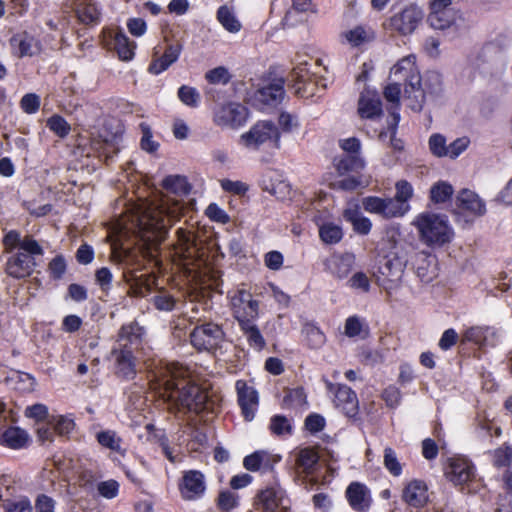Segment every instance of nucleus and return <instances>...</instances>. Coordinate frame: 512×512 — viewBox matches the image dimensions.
Returning <instances> with one entry per match:
<instances>
[{
  "label": "nucleus",
  "instance_id": "obj_47",
  "mask_svg": "<svg viewBox=\"0 0 512 512\" xmlns=\"http://www.w3.org/2000/svg\"><path fill=\"white\" fill-rule=\"evenodd\" d=\"M178 98L183 104L194 108L199 104L200 93L194 87L183 85L178 89Z\"/></svg>",
  "mask_w": 512,
  "mask_h": 512
},
{
  "label": "nucleus",
  "instance_id": "obj_59",
  "mask_svg": "<svg viewBox=\"0 0 512 512\" xmlns=\"http://www.w3.org/2000/svg\"><path fill=\"white\" fill-rule=\"evenodd\" d=\"M278 124L280 129L285 133H290L294 129L299 127L297 116L288 112L280 113L278 118Z\"/></svg>",
  "mask_w": 512,
  "mask_h": 512
},
{
  "label": "nucleus",
  "instance_id": "obj_52",
  "mask_svg": "<svg viewBox=\"0 0 512 512\" xmlns=\"http://www.w3.org/2000/svg\"><path fill=\"white\" fill-rule=\"evenodd\" d=\"M446 139L441 134H433L429 138V148L433 155L437 157L447 156Z\"/></svg>",
  "mask_w": 512,
  "mask_h": 512
},
{
  "label": "nucleus",
  "instance_id": "obj_6",
  "mask_svg": "<svg viewBox=\"0 0 512 512\" xmlns=\"http://www.w3.org/2000/svg\"><path fill=\"white\" fill-rule=\"evenodd\" d=\"M279 128L271 121H259L241 135V141L248 148L257 149L267 142H273L277 149L281 147Z\"/></svg>",
  "mask_w": 512,
  "mask_h": 512
},
{
  "label": "nucleus",
  "instance_id": "obj_62",
  "mask_svg": "<svg viewBox=\"0 0 512 512\" xmlns=\"http://www.w3.org/2000/svg\"><path fill=\"white\" fill-rule=\"evenodd\" d=\"M142 138L141 148L149 153H154L159 147V143L152 139V132L148 125L141 124Z\"/></svg>",
  "mask_w": 512,
  "mask_h": 512
},
{
  "label": "nucleus",
  "instance_id": "obj_40",
  "mask_svg": "<svg viewBox=\"0 0 512 512\" xmlns=\"http://www.w3.org/2000/svg\"><path fill=\"white\" fill-rule=\"evenodd\" d=\"M114 44H115V49H116L119 57L122 60L128 61L133 58L134 46L129 41L128 37L124 33H122V32L116 33L115 38H114Z\"/></svg>",
  "mask_w": 512,
  "mask_h": 512
},
{
  "label": "nucleus",
  "instance_id": "obj_50",
  "mask_svg": "<svg viewBox=\"0 0 512 512\" xmlns=\"http://www.w3.org/2000/svg\"><path fill=\"white\" fill-rule=\"evenodd\" d=\"M307 77L308 71L302 66L294 68L291 72V79L296 82L295 92L301 96H304L307 90Z\"/></svg>",
  "mask_w": 512,
  "mask_h": 512
},
{
  "label": "nucleus",
  "instance_id": "obj_14",
  "mask_svg": "<svg viewBox=\"0 0 512 512\" xmlns=\"http://www.w3.org/2000/svg\"><path fill=\"white\" fill-rule=\"evenodd\" d=\"M362 207L366 212L378 215L386 220L404 216L400 211L401 209L395 205L391 197H364L362 199Z\"/></svg>",
  "mask_w": 512,
  "mask_h": 512
},
{
  "label": "nucleus",
  "instance_id": "obj_39",
  "mask_svg": "<svg viewBox=\"0 0 512 512\" xmlns=\"http://www.w3.org/2000/svg\"><path fill=\"white\" fill-rule=\"evenodd\" d=\"M140 331L141 328L136 322L123 325L119 330L116 346L127 344V347H129V344H132L134 341L138 340Z\"/></svg>",
  "mask_w": 512,
  "mask_h": 512
},
{
  "label": "nucleus",
  "instance_id": "obj_33",
  "mask_svg": "<svg viewBox=\"0 0 512 512\" xmlns=\"http://www.w3.org/2000/svg\"><path fill=\"white\" fill-rule=\"evenodd\" d=\"M344 217L352 224L354 231L358 234L367 235L371 231V221L363 216L357 208L346 209L344 211Z\"/></svg>",
  "mask_w": 512,
  "mask_h": 512
},
{
  "label": "nucleus",
  "instance_id": "obj_42",
  "mask_svg": "<svg viewBox=\"0 0 512 512\" xmlns=\"http://www.w3.org/2000/svg\"><path fill=\"white\" fill-rule=\"evenodd\" d=\"M493 465L497 468L510 467L512 464V445L507 443L492 453Z\"/></svg>",
  "mask_w": 512,
  "mask_h": 512
},
{
  "label": "nucleus",
  "instance_id": "obj_64",
  "mask_svg": "<svg viewBox=\"0 0 512 512\" xmlns=\"http://www.w3.org/2000/svg\"><path fill=\"white\" fill-rule=\"evenodd\" d=\"M206 215L213 221L226 224L230 218L227 213L221 209L217 204L211 203L206 209Z\"/></svg>",
  "mask_w": 512,
  "mask_h": 512
},
{
  "label": "nucleus",
  "instance_id": "obj_63",
  "mask_svg": "<svg viewBox=\"0 0 512 512\" xmlns=\"http://www.w3.org/2000/svg\"><path fill=\"white\" fill-rule=\"evenodd\" d=\"M470 143L467 137H461L454 140L447 146V156L452 159L458 157L463 151H465Z\"/></svg>",
  "mask_w": 512,
  "mask_h": 512
},
{
  "label": "nucleus",
  "instance_id": "obj_18",
  "mask_svg": "<svg viewBox=\"0 0 512 512\" xmlns=\"http://www.w3.org/2000/svg\"><path fill=\"white\" fill-rule=\"evenodd\" d=\"M402 499L413 508L424 507L429 499L426 483L421 480L410 481L402 491Z\"/></svg>",
  "mask_w": 512,
  "mask_h": 512
},
{
  "label": "nucleus",
  "instance_id": "obj_43",
  "mask_svg": "<svg viewBox=\"0 0 512 512\" xmlns=\"http://www.w3.org/2000/svg\"><path fill=\"white\" fill-rule=\"evenodd\" d=\"M453 192L452 185L441 181L431 187L430 198L434 203H444L451 198Z\"/></svg>",
  "mask_w": 512,
  "mask_h": 512
},
{
  "label": "nucleus",
  "instance_id": "obj_2",
  "mask_svg": "<svg viewBox=\"0 0 512 512\" xmlns=\"http://www.w3.org/2000/svg\"><path fill=\"white\" fill-rule=\"evenodd\" d=\"M159 395L170 412H214L215 401L205 388L189 378L182 366L172 364L165 368L159 379Z\"/></svg>",
  "mask_w": 512,
  "mask_h": 512
},
{
  "label": "nucleus",
  "instance_id": "obj_45",
  "mask_svg": "<svg viewBox=\"0 0 512 512\" xmlns=\"http://www.w3.org/2000/svg\"><path fill=\"white\" fill-rule=\"evenodd\" d=\"M319 236L326 244L338 243L343 236L340 226L333 223L323 224L319 229Z\"/></svg>",
  "mask_w": 512,
  "mask_h": 512
},
{
  "label": "nucleus",
  "instance_id": "obj_37",
  "mask_svg": "<svg viewBox=\"0 0 512 512\" xmlns=\"http://www.w3.org/2000/svg\"><path fill=\"white\" fill-rule=\"evenodd\" d=\"M308 11L316 12L311 0H292V8L287 11L283 19L284 26L291 27L295 25L294 15Z\"/></svg>",
  "mask_w": 512,
  "mask_h": 512
},
{
  "label": "nucleus",
  "instance_id": "obj_13",
  "mask_svg": "<svg viewBox=\"0 0 512 512\" xmlns=\"http://www.w3.org/2000/svg\"><path fill=\"white\" fill-rule=\"evenodd\" d=\"M390 78L405 86L420 84V73L416 66V57L408 55L400 59L390 71Z\"/></svg>",
  "mask_w": 512,
  "mask_h": 512
},
{
  "label": "nucleus",
  "instance_id": "obj_60",
  "mask_svg": "<svg viewBox=\"0 0 512 512\" xmlns=\"http://www.w3.org/2000/svg\"><path fill=\"white\" fill-rule=\"evenodd\" d=\"M268 459L267 453L263 451L254 452L244 458L243 465L249 471H257L260 469L263 461Z\"/></svg>",
  "mask_w": 512,
  "mask_h": 512
},
{
  "label": "nucleus",
  "instance_id": "obj_51",
  "mask_svg": "<svg viewBox=\"0 0 512 512\" xmlns=\"http://www.w3.org/2000/svg\"><path fill=\"white\" fill-rule=\"evenodd\" d=\"M47 127L56 133L59 137H65L70 132V125L67 121L59 116L54 115L47 120Z\"/></svg>",
  "mask_w": 512,
  "mask_h": 512
},
{
  "label": "nucleus",
  "instance_id": "obj_46",
  "mask_svg": "<svg viewBox=\"0 0 512 512\" xmlns=\"http://www.w3.org/2000/svg\"><path fill=\"white\" fill-rule=\"evenodd\" d=\"M344 329L345 335L350 338L361 336L362 333H364V336L368 334V327L356 315L350 316L346 319Z\"/></svg>",
  "mask_w": 512,
  "mask_h": 512
},
{
  "label": "nucleus",
  "instance_id": "obj_49",
  "mask_svg": "<svg viewBox=\"0 0 512 512\" xmlns=\"http://www.w3.org/2000/svg\"><path fill=\"white\" fill-rule=\"evenodd\" d=\"M218 508L223 512H230L238 505V495L226 490L219 493L217 498Z\"/></svg>",
  "mask_w": 512,
  "mask_h": 512
},
{
  "label": "nucleus",
  "instance_id": "obj_16",
  "mask_svg": "<svg viewBox=\"0 0 512 512\" xmlns=\"http://www.w3.org/2000/svg\"><path fill=\"white\" fill-rule=\"evenodd\" d=\"M36 267L35 259L24 253L17 252L8 258L5 271L14 279H23L30 276Z\"/></svg>",
  "mask_w": 512,
  "mask_h": 512
},
{
  "label": "nucleus",
  "instance_id": "obj_54",
  "mask_svg": "<svg viewBox=\"0 0 512 512\" xmlns=\"http://www.w3.org/2000/svg\"><path fill=\"white\" fill-rule=\"evenodd\" d=\"M205 78L211 84H227L230 81L228 70L222 66L208 71Z\"/></svg>",
  "mask_w": 512,
  "mask_h": 512
},
{
  "label": "nucleus",
  "instance_id": "obj_17",
  "mask_svg": "<svg viewBox=\"0 0 512 512\" xmlns=\"http://www.w3.org/2000/svg\"><path fill=\"white\" fill-rule=\"evenodd\" d=\"M236 390L238 402L245 420H253L255 410L258 405V395L256 390L253 387L248 386L243 380H238L236 382Z\"/></svg>",
  "mask_w": 512,
  "mask_h": 512
},
{
  "label": "nucleus",
  "instance_id": "obj_34",
  "mask_svg": "<svg viewBox=\"0 0 512 512\" xmlns=\"http://www.w3.org/2000/svg\"><path fill=\"white\" fill-rule=\"evenodd\" d=\"M404 92L408 107L416 112L421 111L425 102V91L421 83L405 86Z\"/></svg>",
  "mask_w": 512,
  "mask_h": 512
},
{
  "label": "nucleus",
  "instance_id": "obj_36",
  "mask_svg": "<svg viewBox=\"0 0 512 512\" xmlns=\"http://www.w3.org/2000/svg\"><path fill=\"white\" fill-rule=\"evenodd\" d=\"M150 301L157 310L170 312L175 308L178 299L164 288H161L156 291Z\"/></svg>",
  "mask_w": 512,
  "mask_h": 512
},
{
  "label": "nucleus",
  "instance_id": "obj_48",
  "mask_svg": "<svg viewBox=\"0 0 512 512\" xmlns=\"http://www.w3.org/2000/svg\"><path fill=\"white\" fill-rule=\"evenodd\" d=\"M308 345L311 348H319L325 343L324 333L314 325H305L303 329Z\"/></svg>",
  "mask_w": 512,
  "mask_h": 512
},
{
  "label": "nucleus",
  "instance_id": "obj_12",
  "mask_svg": "<svg viewBox=\"0 0 512 512\" xmlns=\"http://www.w3.org/2000/svg\"><path fill=\"white\" fill-rule=\"evenodd\" d=\"M327 388L334 393V403L348 417H353L358 413L359 401L356 393L348 386L343 384H333L327 382Z\"/></svg>",
  "mask_w": 512,
  "mask_h": 512
},
{
  "label": "nucleus",
  "instance_id": "obj_24",
  "mask_svg": "<svg viewBox=\"0 0 512 512\" xmlns=\"http://www.w3.org/2000/svg\"><path fill=\"white\" fill-rule=\"evenodd\" d=\"M354 265V256L346 253L343 255H333L325 261L326 268L339 279L346 278Z\"/></svg>",
  "mask_w": 512,
  "mask_h": 512
},
{
  "label": "nucleus",
  "instance_id": "obj_19",
  "mask_svg": "<svg viewBox=\"0 0 512 512\" xmlns=\"http://www.w3.org/2000/svg\"><path fill=\"white\" fill-rule=\"evenodd\" d=\"M205 491L204 476L201 472L190 470L183 475L180 492L185 500H194Z\"/></svg>",
  "mask_w": 512,
  "mask_h": 512
},
{
  "label": "nucleus",
  "instance_id": "obj_56",
  "mask_svg": "<svg viewBox=\"0 0 512 512\" xmlns=\"http://www.w3.org/2000/svg\"><path fill=\"white\" fill-rule=\"evenodd\" d=\"M49 423L53 425L54 431L61 436L69 434L74 429L73 420L64 416L53 418Z\"/></svg>",
  "mask_w": 512,
  "mask_h": 512
},
{
  "label": "nucleus",
  "instance_id": "obj_5",
  "mask_svg": "<svg viewBox=\"0 0 512 512\" xmlns=\"http://www.w3.org/2000/svg\"><path fill=\"white\" fill-rule=\"evenodd\" d=\"M415 225L419 230L421 239L429 246L444 245L451 241L454 233L448 224L446 216L434 213L420 214Z\"/></svg>",
  "mask_w": 512,
  "mask_h": 512
},
{
  "label": "nucleus",
  "instance_id": "obj_41",
  "mask_svg": "<svg viewBox=\"0 0 512 512\" xmlns=\"http://www.w3.org/2000/svg\"><path fill=\"white\" fill-rule=\"evenodd\" d=\"M217 19L222 26L231 33H236L241 29L240 22L226 6H221L218 9Z\"/></svg>",
  "mask_w": 512,
  "mask_h": 512
},
{
  "label": "nucleus",
  "instance_id": "obj_21",
  "mask_svg": "<svg viewBox=\"0 0 512 512\" xmlns=\"http://www.w3.org/2000/svg\"><path fill=\"white\" fill-rule=\"evenodd\" d=\"M10 45L20 58L32 57L41 51L40 42L27 32L13 35L10 39Z\"/></svg>",
  "mask_w": 512,
  "mask_h": 512
},
{
  "label": "nucleus",
  "instance_id": "obj_3",
  "mask_svg": "<svg viewBox=\"0 0 512 512\" xmlns=\"http://www.w3.org/2000/svg\"><path fill=\"white\" fill-rule=\"evenodd\" d=\"M386 246L389 251L379 266V273L393 286L403 277L410 247L398 242L394 235L387 237Z\"/></svg>",
  "mask_w": 512,
  "mask_h": 512
},
{
  "label": "nucleus",
  "instance_id": "obj_38",
  "mask_svg": "<svg viewBox=\"0 0 512 512\" xmlns=\"http://www.w3.org/2000/svg\"><path fill=\"white\" fill-rule=\"evenodd\" d=\"M97 442L104 448L122 453V439L113 430H104L96 434Z\"/></svg>",
  "mask_w": 512,
  "mask_h": 512
},
{
  "label": "nucleus",
  "instance_id": "obj_8",
  "mask_svg": "<svg viewBox=\"0 0 512 512\" xmlns=\"http://www.w3.org/2000/svg\"><path fill=\"white\" fill-rule=\"evenodd\" d=\"M248 118L247 108L236 102H229L221 105L214 112L213 121L222 128H238L242 126Z\"/></svg>",
  "mask_w": 512,
  "mask_h": 512
},
{
  "label": "nucleus",
  "instance_id": "obj_32",
  "mask_svg": "<svg viewBox=\"0 0 512 512\" xmlns=\"http://www.w3.org/2000/svg\"><path fill=\"white\" fill-rule=\"evenodd\" d=\"M318 462L319 454L315 448L306 447L301 449L297 454L296 466L306 474L312 473Z\"/></svg>",
  "mask_w": 512,
  "mask_h": 512
},
{
  "label": "nucleus",
  "instance_id": "obj_4",
  "mask_svg": "<svg viewBox=\"0 0 512 512\" xmlns=\"http://www.w3.org/2000/svg\"><path fill=\"white\" fill-rule=\"evenodd\" d=\"M176 242L172 246L173 262L187 272L200 267L202 253L196 242V233L186 228H178Z\"/></svg>",
  "mask_w": 512,
  "mask_h": 512
},
{
  "label": "nucleus",
  "instance_id": "obj_53",
  "mask_svg": "<svg viewBox=\"0 0 512 512\" xmlns=\"http://www.w3.org/2000/svg\"><path fill=\"white\" fill-rule=\"evenodd\" d=\"M384 465L393 476H399L402 472L401 464L395 452L389 447L384 450Z\"/></svg>",
  "mask_w": 512,
  "mask_h": 512
},
{
  "label": "nucleus",
  "instance_id": "obj_23",
  "mask_svg": "<svg viewBox=\"0 0 512 512\" xmlns=\"http://www.w3.org/2000/svg\"><path fill=\"white\" fill-rule=\"evenodd\" d=\"M74 10L82 24L95 25L100 21L101 11L94 0H75Z\"/></svg>",
  "mask_w": 512,
  "mask_h": 512
},
{
  "label": "nucleus",
  "instance_id": "obj_22",
  "mask_svg": "<svg viewBox=\"0 0 512 512\" xmlns=\"http://www.w3.org/2000/svg\"><path fill=\"white\" fill-rule=\"evenodd\" d=\"M284 82L279 79L267 86L257 89L253 101L258 105H277L284 97Z\"/></svg>",
  "mask_w": 512,
  "mask_h": 512
},
{
  "label": "nucleus",
  "instance_id": "obj_9",
  "mask_svg": "<svg viewBox=\"0 0 512 512\" xmlns=\"http://www.w3.org/2000/svg\"><path fill=\"white\" fill-rule=\"evenodd\" d=\"M455 212L458 216L467 218L465 221L469 222L483 216L486 213V205L475 192L463 189L456 197Z\"/></svg>",
  "mask_w": 512,
  "mask_h": 512
},
{
  "label": "nucleus",
  "instance_id": "obj_11",
  "mask_svg": "<svg viewBox=\"0 0 512 512\" xmlns=\"http://www.w3.org/2000/svg\"><path fill=\"white\" fill-rule=\"evenodd\" d=\"M114 361L115 374L126 380L133 379L137 374V359L127 344L115 346L111 352Z\"/></svg>",
  "mask_w": 512,
  "mask_h": 512
},
{
  "label": "nucleus",
  "instance_id": "obj_20",
  "mask_svg": "<svg viewBox=\"0 0 512 512\" xmlns=\"http://www.w3.org/2000/svg\"><path fill=\"white\" fill-rule=\"evenodd\" d=\"M232 307L237 321L240 314L243 318H256L258 316V302L252 299V295L245 290H239L232 297Z\"/></svg>",
  "mask_w": 512,
  "mask_h": 512
},
{
  "label": "nucleus",
  "instance_id": "obj_26",
  "mask_svg": "<svg viewBox=\"0 0 512 512\" xmlns=\"http://www.w3.org/2000/svg\"><path fill=\"white\" fill-rule=\"evenodd\" d=\"M346 496L354 510L364 511L368 509L370 505L368 491L366 487L359 482H353L348 486Z\"/></svg>",
  "mask_w": 512,
  "mask_h": 512
},
{
  "label": "nucleus",
  "instance_id": "obj_28",
  "mask_svg": "<svg viewBox=\"0 0 512 512\" xmlns=\"http://www.w3.org/2000/svg\"><path fill=\"white\" fill-rule=\"evenodd\" d=\"M181 51L182 45L179 43L168 45L163 55L150 64L149 71L153 74H159L165 71L170 65L178 60Z\"/></svg>",
  "mask_w": 512,
  "mask_h": 512
},
{
  "label": "nucleus",
  "instance_id": "obj_31",
  "mask_svg": "<svg viewBox=\"0 0 512 512\" xmlns=\"http://www.w3.org/2000/svg\"><path fill=\"white\" fill-rule=\"evenodd\" d=\"M395 189L396 194L391 199L401 209V213L405 215L410 209L408 202L413 197L412 185L406 180H400L396 182Z\"/></svg>",
  "mask_w": 512,
  "mask_h": 512
},
{
  "label": "nucleus",
  "instance_id": "obj_10",
  "mask_svg": "<svg viewBox=\"0 0 512 512\" xmlns=\"http://www.w3.org/2000/svg\"><path fill=\"white\" fill-rule=\"evenodd\" d=\"M422 19V10L416 5H409L389 19L388 27L401 35H408L414 32Z\"/></svg>",
  "mask_w": 512,
  "mask_h": 512
},
{
  "label": "nucleus",
  "instance_id": "obj_15",
  "mask_svg": "<svg viewBox=\"0 0 512 512\" xmlns=\"http://www.w3.org/2000/svg\"><path fill=\"white\" fill-rule=\"evenodd\" d=\"M446 476L455 485H464L475 479V468L466 458H452L449 460Z\"/></svg>",
  "mask_w": 512,
  "mask_h": 512
},
{
  "label": "nucleus",
  "instance_id": "obj_29",
  "mask_svg": "<svg viewBox=\"0 0 512 512\" xmlns=\"http://www.w3.org/2000/svg\"><path fill=\"white\" fill-rule=\"evenodd\" d=\"M29 440L28 433L19 427H9L0 434V444L11 449H21Z\"/></svg>",
  "mask_w": 512,
  "mask_h": 512
},
{
  "label": "nucleus",
  "instance_id": "obj_7",
  "mask_svg": "<svg viewBox=\"0 0 512 512\" xmlns=\"http://www.w3.org/2000/svg\"><path fill=\"white\" fill-rule=\"evenodd\" d=\"M224 332L215 323L197 325L190 333V342L199 351H211L223 341Z\"/></svg>",
  "mask_w": 512,
  "mask_h": 512
},
{
  "label": "nucleus",
  "instance_id": "obj_44",
  "mask_svg": "<svg viewBox=\"0 0 512 512\" xmlns=\"http://www.w3.org/2000/svg\"><path fill=\"white\" fill-rule=\"evenodd\" d=\"M336 167L340 174H344L349 171L362 169L364 167V161L358 154H348L337 162Z\"/></svg>",
  "mask_w": 512,
  "mask_h": 512
},
{
  "label": "nucleus",
  "instance_id": "obj_58",
  "mask_svg": "<svg viewBox=\"0 0 512 512\" xmlns=\"http://www.w3.org/2000/svg\"><path fill=\"white\" fill-rule=\"evenodd\" d=\"M20 106L25 113L34 114L40 108V97L34 93L25 94L20 101Z\"/></svg>",
  "mask_w": 512,
  "mask_h": 512
},
{
  "label": "nucleus",
  "instance_id": "obj_61",
  "mask_svg": "<svg viewBox=\"0 0 512 512\" xmlns=\"http://www.w3.org/2000/svg\"><path fill=\"white\" fill-rule=\"evenodd\" d=\"M270 429L276 435H283L291 432V425L286 417L276 415L271 419Z\"/></svg>",
  "mask_w": 512,
  "mask_h": 512
},
{
  "label": "nucleus",
  "instance_id": "obj_27",
  "mask_svg": "<svg viewBox=\"0 0 512 512\" xmlns=\"http://www.w3.org/2000/svg\"><path fill=\"white\" fill-rule=\"evenodd\" d=\"M255 318H243L241 314L239 315V326L241 331L245 335L249 345L255 350H262L266 342L258 329V327L254 324L253 320Z\"/></svg>",
  "mask_w": 512,
  "mask_h": 512
},
{
  "label": "nucleus",
  "instance_id": "obj_35",
  "mask_svg": "<svg viewBox=\"0 0 512 512\" xmlns=\"http://www.w3.org/2000/svg\"><path fill=\"white\" fill-rule=\"evenodd\" d=\"M455 20L454 10H430L428 22L430 26L437 30L449 28Z\"/></svg>",
  "mask_w": 512,
  "mask_h": 512
},
{
  "label": "nucleus",
  "instance_id": "obj_25",
  "mask_svg": "<svg viewBox=\"0 0 512 512\" xmlns=\"http://www.w3.org/2000/svg\"><path fill=\"white\" fill-rule=\"evenodd\" d=\"M358 113L361 118L374 119L382 114V103L375 94L362 93L358 102Z\"/></svg>",
  "mask_w": 512,
  "mask_h": 512
},
{
  "label": "nucleus",
  "instance_id": "obj_30",
  "mask_svg": "<svg viewBox=\"0 0 512 512\" xmlns=\"http://www.w3.org/2000/svg\"><path fill=\"white\" fill-rule=\"evenodd\" d=\"M282 497L283 491L277 487H268L261 490L257 495L258 504H260L266 512H274L280 505Z\"/></svg>",
  "mask_w": 512,
  "mask_h": 512
},
{
  "label": "nucleus",
  "instance_id": "obj_55",
  "mask_svg": "<svg viewBox=\"0 0 512 512\" xmlns=\"http://www.w3.org/2000/svg\"><path fill=\"white\" fill-rule=\"evenodd\" d=\"M66 261L62 255L54 257L49 265L48 271L53 279H61L66 272Z\"/></svg>",
  "mask_w": 512,
  "mask_h": 512
},
{
  "label": "nucleus",
  "instance_id": "obj_57",
  "mask_svg": "<svg viewBox=\"0 0 512 512\" xmlns=\"http://www.w3.org/2000/svg\"><path fill=\"white\" fill-rule=\"evenodd\" d=\"M20 252H24L34 258V256H42L44 251L40 244L31 236H25L21 242Z\"/></svg>",
  "mask_w": 512,
  "mask_h": 512
},
{
  "label": "nucleus",
  "instance_id": "obj_1",
  "mask_svg": "<svg viewBox=\"0 0 512 512\" xmlns=\"http://www.w3.org/2000/svg\"><path fill=\"white\" fill-rule=\"evenodd\" d=\"M165 193L157 195L135 219L134 230L140 238L153 246L142 251L141 255L126 254L123 262V279L130 285L136 296H143L150 290L148 278L138 275L144 267L146 258L155 259L154 252L166 237L169 227L183 215L185 205L183 197L187 196L191 186L185 176L169 175L162 181Z\"/></svg>",
  "mask_w": 512,
  "mask_h": 512
}]
</instances>
